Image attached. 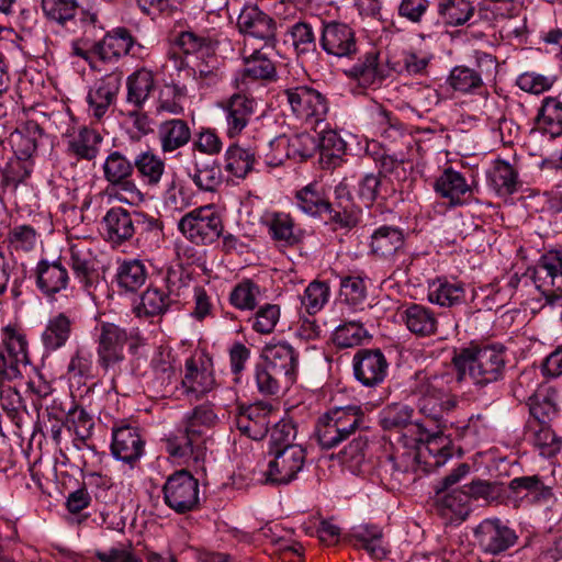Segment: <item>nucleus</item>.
Listing matches in <instances>:
<instances>
[{
  "label": "nucleus",
  "instance_id": "59",
  "mask_svg": "<svg viewBox=\"0 0 562 562\" xmlns=\"http://www.w3.org/2000/svg\"><path fill=\"white\" fill-rule=\"evenodd\" d=\"M255 380L258 391L265 396L277 395L284 386L283 376L265 362L256 364Z\"/></svg>",
  "mask_w": 562,
  "mask_h": 562
},
{
  "label": "nucleus",
  "instance_id": "49",
  "mask_svg": "<svg viewBox=\"0 0 562 562\" xmlns=\"http://www.w3.org/2000/svg\"><path fill=\"white\" fill-rule=\"evenodd\" d=\"M475 7L470 0H440L438 13L447 25L461 26L474 14Z\"/></svg>",
  "mask_w": 562,
  "mask_h": 562
},
{
  "label": "nucleus",
  "instance_id": "4",
  "mask_svg": "<svg viewBox=\"0 0 562 562\" xmlns=\"http://www.w3.org/2000/svg\"><path fill=\"white\" fill-rule=\"evenodd\" d=\"M497 72V58L484 52H476L474 66H454L446 79V85L454 93L483 97L488 94L486 81H493Z\"/></svg>",
  "mask_w": 562,
  "mask_h": 562
},
{
  "label": "nucleus",
  "instance_id": "62",
  "mask_svg": "<svg viewBox=\"0 0 562 562\" xmlns=\"http://www.w3.org/2000/svg\"><path fill=\"white\" fill-rule=\"evenodd\" d=\"M65 416L67 422L74 426L78 440L85 442L91 437L94 423L92 416L85 408L71 402L70 407L67 411L65 409Z\"/></svg>",
  "mask_w": 562,
  "mask_h": 562
},
{
  "label": "nucleus",
  "instance_id": "45",
  "mask_svg": "<svg viewBox=\"0 0 562 562\" xmlns=\"http://www.w3.org/2000/svg\"><path fill=\"white\" fill-rule=\"evenodd\" d=\"M172 302L170 293L150 286L140 295L134 313L137 317L161 316L169 310Z\"/></svg>",
  "mask_w": 562,
  "mask_h": 562
},
{
  "label": "nucleus",
  "instance_id": "50",
  "mask_svg": "<svg viewBox=\"0 0 562 562\" xmlns=\"http://www.w3.org/2000/svg\"><path fill=\"white\" fill-rule=\"evenodd\" d=\"M382 531L378 527H360L350 536L351 543L358 549H364L372 558L383 559L386 551L382 546Z\"/></svg>",
  "mask_w": 562,
  "mask_h": 562
},
{
  "label": "nucleus",
  "instance_id": "7",
  "mask_svg": "<svg viewBox=\"0 0 562 562\" xmlns=\"http://www.w3.org/2000/svg\"><path fill=\"white\" fill-rule=\"evenodd\" d=\"M178 229L193 244L211 245L222 236L224 224L214 205L210 204L184 214L178 222Z\"/></svg>",
  "mask_w": 562,
  "mask_h": 562
},
{
  "label": "nucleus",
  "instance_id": "25",
  "mask_svg": "<svg viewBox=\"0 0 562 562\" xmlns=\"http://www.w3.org/2000/svg\"><path fill=\"white\" fill-rule=\"evenodd\" d=\"M271 405L256 403L240 408L235 417V426L241 435L252 440L263 439L269 430Z\"/></svg>",
  "mask_w": 562,
  "mask_h": 562
},
{
  "label": "nucleus",
  "instance_id": "63",
  "mask_svg": "<svg viewBox=\"0 0 562 562\" xmlns=\"http://www.w3.org/2000/svg\"><path fill=\"white\" fill-rule=\"evenodd\" d=\"M295 437L296 427L292 420L282 419L278 422L270 431L269 453L288 447H302L301 445L293 443Z\"/></svg>",
  "mask_w": 562,
  "mask_h": 562
},
{
  "label": "nucleus",
  "instance_id": "17",
  "mask_svg": "<svg viewBox=\"0 0 562 562\" xmlns=\"http://www.w3.org/2000/svg\"><path fill=\"white\" fill-rule=\"evenodd\" d=\"M266 481L271 484L286 485L296 480L306 461V450L303 447H288L270 453Z\"/></svg>",
  "mask_w": 562,
  "mask_h": 562
},
{
  "label": "nucleus",
  "instance_id": "38",
  "mask_svg": "<svg viewBox=\"0 0 562 562\" xmlns=\"http://www.w3.org/2000/svg\"><path fill=\"white\" fill-rule=\"evenodd\" d=\"M155 86V76L151 70L147 68L135 70L126 79V102L136 109H143Z\"/></svg>",
  "mask_w": 562,
  "mask_h": 562
},
{
  "label": "nucleus",
  "instance_id": "44",
  "mask_svg": "<svg viewBox=\"0 0 562 562\" xmlns=\"http://www.w3.org/2000/svg\"><path fill=\"white\" fill-rule=\"evenodd\" d=\"M277 71L274 64L260 50H256L250 57L245 59V68L241 72V78L234 80V87L241 89L246 83V79L252 80H273Z\"/></svg>",
  "mask_w": 562,
  "mask_h": 562
},
{
  "label": "nucleus",
  "instance_id": "13",
  "mask_svg": "<svg viewBox=\"0 0 562 562\" xmlns=\"http://www.w3.org/2000/svg\"><path fill=\"white\" fill-rule=\"evenodd\" d=\"M290 105L291 112L301 121L315 124L324 121L328 112L326 97L308 86H295L281 93Z\"/></svg>",
  "mask_w": 562,
  "mask_h": 562
},
{
  "label": "nucleus",
  "instance_id": "9",
  "mask_svg": "<svg viewBox=\"0 0 562 562\" xmlns=\"http://www.w3.org/2000/svg\"><path fill=\"white\" fill-rule=\"evenodd\" d=\"M164 503L177 514L194 512L200 506V485L191 472L181 469L170 474L164 486Z\"/></svg>",
  "mask_w": 562,
  "mask_h": 562
},
{
  "label": "nucleus",
  "instance_id": "33",
  "mask_svg": "<svg viewBox=\"0 0 562 562\" xmlns=\"http://www.w3.org/2000/svg\"><path fill=\"white\" fill-rule=\"evenodd\" d=\"M528 406L537 424H549L559 413V393L551 386L538 389L528 397Z\"/></svg>",
  "mask_w": 562,
  "mask_h": 562
},
{
  "label": "nucleus",
  "instance_id": "56",
  "mask_svg": "<svg viewBox=\"0 0 562 562\" xmlns=\"http://www.w3.org/2000/svg\"><path fill=\"white\" fill-rule=\"evenodd\" d=\"M147 271L140 260L124 261L117 270V283L125 291L134 292L146 281Z\"/></svg>",
  "mask_w": 562,
  "mask_h": 562
},
{
  "label": "nucleus",
  "instance_id": "28",
  "mask_svg": "<svg viewBox=\"0 0 562 562\" xmlns=\"http://www.w3.org/2000/svg\"><path fill=\"white\" fill-rule=\"evenodd\" d=\"M35 274L38 290L48 297L65 290L69 283L68 270L60 260L52 262L41 260L36 266Z\"/></svg>",
  "mask_w": 562,
  "mask_h": 562
},
{
  "label": "nucleus",
  "instance_id": "60",
  "mask_svg": "<svg viewBox=\"0 0 562 562\" xmlns=\"http://www.w3.org/2000/svg\"><path fill=\"white\" fill-rule=\"evenodd\" d=\"M413 414L414 409L409 405H386L381 412V425L385 430L406 427L412 424Z\"/></svg>",
  "mask_w": 562,
  "mask_h": 562
},
{
  "label": "nucleus",
  "instance_id": "48",
  "mask_svg": "<svg viewBox=\"0 0 562 562\" xmlns=\"http://www.w3.org/2000/svg\"><path fill=\"white\" fill-rule=\"evenodd\" d=\"M165 161L149 150L139 153L134 160V169L144 183L149 187L158 186L165 173Z\"/></svg>",
  "mask_w": 562,
  "mask_h": 562
},
{
  "label": "nucleus",
  "instance_id": "21",
  "mask_svg": "<svg viewBox=\"0 0 562 562\" xmlns=\"http://www.w3.org/2000/svg\"><path fill=\"white\" fill-rule=\"evenodd\" d=\"M225 114L226 135L228 138H236L248 126L252 115L255 114V99L238 91L220 104Z\"/></svg>",
  "mask_w": 562,
  "mask_h": 562
},
{
  "label": "nucleus",
  "instance_id": "47",
  "mask_svg": "<svg viewBox=\"0 0 562 562\" xmlns=\"http://www.w3.org/2000/svg\"><path fill=\"white\" fill-rule=\"evenodd\" d=\"M102 136L94 130L82 127L68 142V153L79 159L92 160L98 156Z\"/></svg>",
  "mask_w": 562,
  "mask_h": 562
},
{
  "label": "nucleus",
  "instance_id": "16",
  "mask_svg": "<svg viewBox=\"0 0 562 562\" xmlns=\"http://www.w3.org/2000/svg\"><path fill=\"white\" fill-rule=\"evenodd\" d=\"M477 547L484 553L498 555L518 541L516 531L498 518H488L481 521L474 529Z\"/></svg>",
  "mask_w": 562,
  "mask_h": 562
},
{
  "label": "nucleus",
  "instance_id": "20",
  "mask_svg": "<svg viewBox=\"0 0 562 562\" xmlns=\"http://www.w3.org/2000/svg\"><path fill=\"white\" fill-rule=\"evenodd\" d=\"M353 374L366 387L381 384L386 374L389 363L380 349H359L352 359Z\"/></svg>",
  "mask_w": 562,
  "mask_h": 562
},
{
  "label": "nucleus",
  "instance_id": "41",
  "mask_svg": "<svg viewBox=\"0 0 562 562\" xmlns=\"http://www.w3.org/2000/svg\"><path fill=\"white\" fill-rule=\"evenodd\" d=\"M508 487L516 497L526 498L531 503H547L553 497L552 488L538 475L515 477Z\"/></svg>",
  "mask_w": 562,
  "mask_h": 562
},
{
  "label": "nucleus",
  "instance_id": "39",
  "mask_svg": "<svg viewBox=\"0 0 562 562\" xmlns=\"http://www.w3.org/2000/svg\"><path fill=\"white\" fill-rule=\"evenodd\" d=\"M436 506L439 514L453 520H464L471 512L470 496L462 488H452L442 494L436 493Z\"/></svg>",
  "mask_w": 562,
  "mask_h": 562
},
{
  "label": "nucleus",
  "instance_id": "22",
  "mask_svg": "<svg viewBox=\"0 0 562 562\" xmlns=\"http://www.w3.org/2000/svg\"><path fill=\"white\" fill-rule=\"evenodd\" d=\"M319 43L328 55L339 58L351 57L358 50L355 31L344 22H324Z\"/></svg>",
  "mask_w": 562,
  "mask_h": 562
},
{
  "label": "nucleus",
  "instance_id": "5",
  "mask_svg": "<svg viewBox=\"0 0 562 562\" xmlns=\"http://www.w3.org/2000/svg\"><path fill=\"white\" fill-rule=\"evenodd\" d=\"M41 8L45 18L60 26L69 24L76 26L74 32H81L87 36H94L97 31L104 27L99 19V10L94 7L82 8L78 0H42Z\"/></svg>",
  "mask_w": 562,
  "mask_h": 562
},
{
  "label": "nucleus",
  "instance_id": "43",
  "mask_svg": "<svg viewBox=\"0 0 562 562\" xmlns=\"http://www.w3.org/2000/svg\"><path fill=\"white\" fill-rule=\"evenodd\" d=\"M319 162L324 169H334L342 161L347 145L335 131H326L317 137Z\"/></svg>",
  "mask_w": 562,
  "mask_h": 562
},
{
  "label": "nucleus",
  "instance_id": "64",
  "mask_svg": "<svg viewBox=\"0 0 562 562\" xmlns=\"http://www.w3.org/2000/svg\"><path fill=\"white\" fill-rule=\"evenodd\" d=\"M280 318V307L277 304L267 303L260 306L255 315L249 318L255 331L267 335L271 334Z\"/></svg>",
  "mask_w": 562,
  "mask_h": 562
},
{
  "label": "nucleus",
  "instance_id": "8",
  "mask_svg": "<svg viewBox=\"0 0 562 562\" xmlns=\"http://www.w3.org/2000/svg\"><path fill=\"white\" fill-rule=\"evenodd\" d=\"M536 289L546 300V305L562 304V251L543 254L532 268H528Z\"/></svg>",
  "mask_w": 562,
  "mask_h": 562
},
{
  "label": "nucleus",
  "instance_id": "42",
  "mask_svg": "<svg viewBox=\"0 0 562 562\" xmlns=\"http://www.w3.org/2000/svg\"><path fill=\"white\" fill-rule=\"evenodd\" d=\"M43 135L42 128L33 122L15 130L9 136V154H14L26 159H32L36 153L38 140Z\"/></svg>",
  "mask_w": 562,
  "mask_h": 562
},
{
  "label": "nucleus",
  "instance_id": "31",
  "mask_svg": "<svg viewBox=\"0 0 562 562\" xmlns=\"http://www.w3.org/2000/svg\"><path fill=\"white\" fill-rule=\"evenodd\" d=\"M33 160L9 154L4 145H0V172L5 187L16 188L23 183L33 170Z\"/></svg>",
  "mask_w": 562,
  "mask_h": 562
},
{
  "label": "nucleus",
  "instance_id": "6",
  "mask_svg": "<svg viewBox=\"0 0 562 562\" xmlns=\"http://www.w3.org/2000/svg\"><path fill=\"white\" fill-rule=\"evenodd\" d=\"M441 379L437 375H428L418 372L413 393L417 396V407L427 419L440 425L443 413L453 409L457 405L456 398L447 394L440 387Z\"/></svg>",
  "mask_w": 562,
  "mask_h": 562
},
{
  "label": "nucleus",
  "instance_id": "23",
  "mask_svg": "<svg viewBox=\"0 0 562 562\" xmlns=\"http://www.w3.org/2000/svg\"><path fill=\"white\" fill-rule=\"evenodd\" d=\"M237 26L243 34L259 38L273 46L277 41V22L257 5H246L238 15Z\"/></svg>",
  "mask_w": 562,
  "mask_h": 562
},
{
  "label": "nucleus",
  "instance_id": "1",
  "mask_svg": "<svg viewBox=\"0 0 562 562\" xmlns=\"http://www.w3.org/2000/svg\"><path fill=\"white\" fill-rule=\"evenodd\" d=\"M506 363L505 347L501 345H470L452 358L457 381L463 382L469 376L479 389L502 381Z\"/></svg>",
  "mask_w": 562,
  "mask_h": 562
},
{
  "label": "nucleus",
  "instance_id": "10",
  "mask_svg": "<svg viewBox=\"0 0 562 562\" xmlns=\"http://www.w3.org/2000/svg\"><path fill=\"white\" fill-rule=\"evenodd\" d=\"M177 44L184 54H200L201 57H207V61L199 63L193 68L195 77L205 80L207 85H215L222 79L218 59L215 56L218 44L216 40L184 31L177 37Z\"/></svg>",
  "mask_w": 562,
  "mask_h": 562
},
{
  "label": "nucleus",
  "instance_id": "51",
  "mask_svg": "<svg viewBox=\"0 0 562 562\" xmlns=\"http://www.w3.org/2000/svg\"><path fill=\"white\" fill-rule=\"evenodd\" d=\"M465 291L461 283L438 280L428 292V300L441 306H453L464 301Z\"/></svg>",
  "mask_w": 562,
  "mask_h": 562
},
{
  "label": "nucleus",
  "instance_id": "27",
  "mask_svg": "<svg viewBox=\"0 0 562 562\" xmlns=\"http://www.w3.org/2000/svg\"><path fill=\"white\" fill-rule=\"evenodd\" d=\"M135 44V38L125 27H115L108 32L102 40L93 43V52L102 61H117L130 54Z\"/></svg>",
  "mask_w": 562,
  "mask_h": 562
},
{
  "label": "nucleus",
  "instance_id": "53",
  "mask_svg": "<svg viewBox=\"0 0 562 562\" xmlns=\"http://www.w3.org/2000/svg\"><path fill=\"white\" fill-rule=\"evenodd\" d=\"M134 161L128 160L121 151L114 150L109 154L103 164V176L109 184L113 186L132 178Z\"/></svg>",
  "mask_w": 562,
  "mask_h": 562
},
{
  "label": "nucleus",
  "instance_id": "30",
  "mask_svg": "<svg viewBox=\"0 0 562 562\" xmlns=\"http://www.w3.org/2000/svg\"><path fill=\"white\" fill-rule=\"evenodd\" d=\"M157 138L164 154H171L187 146L192 139L189 123L182 119H169L159 123Z\"/></svg>",
  "mask_w": 562,
  "mask_h": 562
},
{
  "label": "nucleus",
  "instance_id": "54",
  "mask_svg": "<svg viewBox=\"0 0 562 562\" xmlns=\"http://www.w3.org/2000/svg\"><path fill=\"white\" fill-rule=\"evenodd\" d=\"M0 347L26 364L30 363L26 335L20 326L9 324L2 328Z\"/></svg>",
  "mask_w": 562,
  "mask_h": 562
},
{
  "label": "nucleus",
  "instance_id": "58",
  "mask_svg": "<svg viewBox=\"0 0 562 562\" xmlns=\"http://www.w3.org/2000/svg\"><path fill=\"white\" fill-rule=\"evenodd\" d=\"M187 95V88L179 85H166L157 99L156 112L179 115L183 113L181 100Z\"/></svg>",
  "mask_w": 562,
  "mask_h": 562
},
{
  "label": "nucleus",
  "instance_id": "37",
  "mask_svg": "<svg viewBox=\"0 0 562 562\" xmlns=\"http://www.w3.org/2000/svg\"><path fill=\"white\" fill-rule=\"evenodd\" d=\"M74 319L65 313L52 316L41 335L42 344L47 351H56L66 346L72 334Z\"/></svg>",
  "mask_w": 562,
  "mask_h": 562
},
{
  "label": "nucleus",
  "instance_id": "35",
  "mask_svg": "<svg viewBox=\"0 0 562 562\" xmlns=\"http://www.w3.org/2000/svg\"><path fill=\"white\" fill-rule=\"evenodd\" d=\"M435 191L443 199H448L450 205H460L464 203V195L471 193V187L468 184L462 173L447 168L436 179Z\"/></svg>",
  "mask_w": 562,
  "mask_h": 562
},
{
  "label": "nucleus",
  "instance_id": "40",
  "mask_svg": "<svg viewBox=\"0 0 562 562\" xmlns=\"http://www.w3.org/2000/svg\"><path fill=\"white\" fill-rule=\"evenodd\" d=\"M535 128L555 138L562 135V102L547 97L542 100L535 117Z\"/></svg>",
  "mask_w": 562,
  "mask_h": 562
},
{
  "label": "nucleus",
  "instance_id": "26",
  "mask_svg": "<svg viewBox=\"0 0 562 562\" xmlns=\"http://www.w3.org/2000/svg\"><path fill=\"white\" fill-rule=\"evenodd\" d=\"M272 148L285 150L284 155L276 156L270 165H281L285 159L306 160L317 153V137L308 133H301L292 137L279 136L270 142Z\"/></svg>",
  "mask_w": 562,
  "mask_h": 562
},
{
  "label": "nucleus",
  "instance_id": "19",
  "mask_svg": "<svg viewBox=\"0 0 562 562\" xmlns=\"http://www.w3.org/2000/svg\"><path fill=\"white\" fill-rule=\"evenodd\" d=\"M123 71L115 69L98 79L89 89L87 102L93 117L101 120L114 105L122 86Z\"/></svg>",
  "mask_w": 562,
  "mask_h": 562
},
{
  "label": "nucleus",
  "instance_id": "24",
  "mask_svg": "<svg viewBox=\"0 0 562 562\" xmlns=\"http://www.w3.org/2000/svg\"><path fill=\"white\" fill-rule=\"evenodd\" d=\"M262 358V362L283 376L285 387L296 381L299 352L291 345L286 342L268 345L263 348Z\"/></svg>",
  "mask_w": 562,
  "mask_h": 562
},
{
  "label": "nucleus",
  "instance_id": "15",
  "mask_svg": "<svg viewBox=\"0 0 562 562\" xmlns=\"http://www.w3.org/2000/svg\"><path fill=\"white\" fill-rule=\"evenodd\" d=\"M206 436L204 430H196L186 425L165 440L166 451L170 457L184 463L193 462L200 467L206 456Z\"/></svg>",
  "mask_w": 562,
  "mask_h": 562
},
{
  "label": "nucleus",
  "instance_id": "52",
  "mask_svg": "<svg viewBox=\"0 0 562 562\" xmlns=\"http://www.w3.org/2000/svg\"><path fill=\"white\" fill-rule=\"evenodd\" d=\"M490 181L498 194H513L518 186V172L507 161L497 159L490 173Z\"/></svg>",
  "mask_w": 562,
  "mask_h": 562
},
{
  "label": "nucleus",
  "instance_id": "36",
  "mask_svg": "<svg viewBox=\"0 0 562 562\" xmlns=\"http://www.w3.org/2000/svg\"><path fill=\"white\" fill-rule=\"evenodd\" d=\"M345 74L357 80L361 87L381 85L385 78L384 70L379 65V53L374 49L360 57Z\"/></svg>",
  "mask_w": 562,
  "mask_h": 562
},
{
  "label": "nucleus",
  "instance_id": "34",
  "mask_svg": "<svg viewBox=\"0 0 562 562\" xmlns=\"http://www.w3.org/2000/svg\"><path fill=\"white\" fill-rule=\"evenodd\" d=\"M404 233L396 226L382 225L371 236V251L380 258H392L404 248Z\"/></svg>",
  "mask_w": 562,
  "mask_h": 562
},
{
  "label": "nucleus",
  "instance_id": "46",
  "mask_svg": "<svg viewBox=\"0 0 562 562\" xmlns=\"http://www.w3.org/2000/svg\"><path fill=\"white\" fill-rule=\"evenodd\" d=\"M224 160V169L241 179L254 170L256 164L255 151L250 148H243L238 144H233L226 149Z\"/></svg>",
  "mask_w": 562,
  "mask_h": 562
},
{
  "label": "nucleus",
  "instance_id": "29",
  "mask_svg": "<svg viewBox=\"0 0 562 562\" xmlns=\"http://www.w3.org/2000/svg\"><path fill=\"white\" fill-rule=\"evenodd\" d=\"M69 255V265L76 278L82 284L85 291L92 294L99 280V273L94 268L91 250L85 243L80 241L70 246Z\"/></svg>",
  "mask_w": 562,
  "mask_h": 562
},
{
  "label": "nucleus",
  "instance_id": "3",
  "mask_svg": "<svg viewBox=\"0 0 562 562\" xmlns=\"http://www.w3.org/2000/svg\"><path fill=\"white\" fill-rule=\"evenodd\" d=\"M417 429V442L424 443L416 453H403L396 457L393 468L400 472L408 473L416 470V465L423 460L426 471H431L446 463L451 458L452 449L448 437L441 431L430 434L429 430L420 422L412 424Z\"/></svg>",
  "mask_w": 562,
  "mask_h": 562
},
{
  "label": "nucleus",
  "instance_id": "32",
  "mask_svg": "<svg viewBox=\"0 0 562 562\" xmlns=\"http://www.w3.org/2000/svg\"><path fill=\"white\" fill-rule=\"evenodd\" d=\"M403 319L407 329L417 337H430L438 331V318L427 306L416 303L408 305L403 312Z\"/></svg>",
  "mask_w": 562,
  "mask_h": 562
},
{
  "label": "nucleus",
  "instance_id": "14",
  "mask_svg": "<svg viewBox=\"0 0 562 562\" xmlns=\"http://www.w3.org/2000/svg\"><path fill=\"white\" fill-rule=\"evenodd\" d=\"M98 330V363L103 370H111L115 373L125 360L124 348L128 339L127 333L113 323H102Z\"/></svg>",
  "mask_w": 562,
  "mask_h": 562
},
{
  "label": "nucleus",
  "instance_id": "18",
  "mask_svg": "<svg viewBox=\"0 0 562 562\" xmlns=\"http://www.w3.org/2000/svg\"><path fill=\"white\" fill-rule=\"evenodd\" d=\"M145 451V440L138 427L125 420L115 423L112 427L111 453L126 464L133 465Z\"/></svg>",
  "mask_w": 562,
  "mask_h": 562
},
{
  "label": "nucleus",
  "instance_id": "61",
  "mask_svg": "<svg viewBox=\"0 0 562 562\" xmlns=\"http://www.w3.org/2000/svg\"><path fill=\"white\" fill-rule=\"evenodd\" d=\"M330 288L325 281H312L304 291L302 304L310 315L319 312L328 302Z\"/></svg>",
  "mask_w": 562,
  "mask_h": 562
},
{
  "label": "nucleus",
  "instance_id": "2",
  "mask_svg": "<svg viewBox=\"0 0 562 562\" xmlns=\"http://www.w3.org/2000/svg\"><path fill=\"white\" fill-rule=\"evenodd\" d=\"M369 429L367 416L359 405L335 406L319 416L316 437L323 449H331L356 431Z\"/></svg>",
  "mask_w": 562,
  "mask_h": 562
},
{
  "label": "nucleus",
  "instance_id": "11",
  "mask_svg": "<svg viewBox=\"0 0 562 562\" xmlns=\"http://www.w3.org/2000/svg\"><path fill=\"white\" fill-rule=\"evenodd\" d=\"M106 240L114 245H122L131 240L140 229H151L156 220L143 212H130L121 206L111 207L102 220Z\"/></svg>",
  "mask_w": 562,
  "mask_h": 562
},
{
  "label": "nucleus",
  "instance_id": "57",
  "mask_svg": "<svg viewBox=\"0 0 562 562\" xmlns=\"http://www.w3.org/2000/svg\"><path fill=\"white\" fill-rule=\"evenodd\" d=\"M295 198L297 206L311 216H321L324 214V210L328 207V200L314 183L299 190Z\"/></svg>",
  "mask_w": 562,
  "mask_h": 562
},
{
  "label": "nucleus",
  "instance_id": "55",
  "mask_svg": "<svg viewBox=\"0 0 562 562\" xmlns=\"http://www.w3.org/2000/svg\"><path fill=\"white\" fill-rule=\"evenodd\" d=\"M527 434L543 456H552L561 448L562 440L550 428L549 424H528Z\"/></svg>",
  "mask_w": 562,
  "mask_h": 562
},
{
  "label": "nucleus",
  "instance_id": "12",
  "mask_svg": "<svg viewBox=\"0 0 562 562\" xmlns=\"http://www.w3.org/2000/svg\"><path fill=\"white\" fill-rule=\"evenodd\" d=\"M217 386L213 359L206 353L189 357L184 362L181 392L189 400L199 401Z\"/></svg>",
  "mask_w": 562,
  "mask_h": 562
}]
</instances>
